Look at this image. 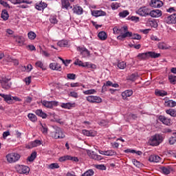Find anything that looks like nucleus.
Instances as JSON below:
<instances>
[{"label": "nucleus", "instance_id": "1", "mask_svg": "<svg viewBox=\"0 0 176 176\" xmlns=\"http://www.w3.org/2000/svg\"><path fill=\"white\" fill-rule=\"evenodd\" d=\"M113 34H120L117 37L118 41H123L125 38L131 37L132 35L131 32H129V28L127 26H123L120 29L116 26L113 28Z\"/></svg>", "mask_w": 176, "mask_h": 176}, {"label": "nucleus", "instance_id": "2", "mask_svg": "<svg viewBox=\"0 0 176 176\" xmlns=\"http://www.w3.org/2000/svg\"><path fill=\"white\" fill-rule=\"evenodd\" d=\"M160 54L155 52H147L146 53L139 54L138 58L139 60H149V58H159Z\"/></svg>", "mask_w": 176, "mask_h": 176}, {"label": "nucleus", "instance_id": "3", "mask_svg": "<svg viewBox=\"0 0 176 176\" xmlns=\"http://www.w3.org/2000/svg\"><path fill=\"white\" fill-rule=\"evenodd\" d=\"M162 142H163V136L159 134L152 136L148 141V144H150L151 146H157L160 145Z\"/></svg>", "mask_w": 176, "mask_h": 176}, {"label": "nucleus", "instance_id": "4", "mask_svg": "<svg viewBox=\"0 0 176 176\" xmlns=\"http://www.w3.org/2000/svg\"><path fill=\"white\" fill-rule=\"evenodd\" d=\"M21 155L17 153H11L6 155V159L8 163H16V162H19Z\"/></svg>", "mask_w": 176, "mask_h": 176}, {"label": "nucleus", "instance_id": "5", "mask_svg": "<svg viewBox=\"0 0 176 176\" xmlns=\"http://www.w3.org/2000/svg\"><path fill=\"white\" fill-rule=\"evenodd\" d=\"M0 83L3 89L5 90H9L12 87V82H10V78L7 77H2L0 80Z\"/></svg>", "mask_w": 176, "mask_h": 176}, {"label": "nucleus", "instance_id": "6", "mask_svg": "<svg viewBox=\"0 0 176 176\" xmlns=\"http://www.w3.org/2000/svg\"><path fill=\"white\" fill-rule=\"evenodd\" d=\"M150 11L151 9H149V8L146 6H143L140 8L138 10L136 11V13L142 17H146L147 16H149Z\"/></svg>", "mask_w": 176, "mask_h": 176}, {"label": "nucleus", "instance_id": "7", "mask_svg": "<svg viewBox=\"0 0 176 176\" xmlns=\"http://www.w3.org/2000/svg\"><path fill=\"white\" fill-rule=\"evenodd\" d=\"M52 137L56 140L58 138H64L65 135L63 133V130L60 127H56L55 131L52 133Z\"/></svg>", "mask_w": 176, "mask_h": 176}, {"label": "nucleus", "instance_id": "8", "mask_svg": "<svg viewBox=\"0 0 176 176\" xmlns=\"http://www.w3.org/2000/svg\"><path fill=\"white\" fill-rule=\"evenodd\" d=\"M87 101L92 104H100L102 102V99L100 96H89L86 97Z\"/></svg>", "mask_w": 176, "mask_h": 176}, {"label": "nucleus", "instance_id": "9", "mask_svg": "<svg viewBox=\"0 0 176 176\" xmlns=\"http://www.w3.org/2000/svg\"><path fill=\"white\" fill-rule=\"evenodd\" d=\"M41 104L42 105H43V107H45V108H50V109H52L53 107H57V105H58V102L42 100Z\"/></svg>", "mask_w": 176, "mask_h": 176}, {"label": "nucleus", "instance_id": "10", "mask_svg": "<svg viewBox=\"0 0 176 176\" xmlns=\"http://www.w3.org/2000/svg\"><path fill=\"white\" fill-rule=\"evenodd\" d=\"M164 20L166 24H176V14L165 16Z\"/></svg>", "mask_w": 176, "mask_h": 176}, {"label": "nucleus", "instance_id": "11", "mask_svg": "<svg viewBox=\"0 0 176 176\" xmlns=\"http://www.w3.org/2000/svg\"><path fill=\"white\" fill-rule=\"evenodd\" d=\"M16 170L19 174H27L30 173V168L24 165H19L16 167Z\"/></svg>", "mask_w": 176, "mask_h": 176}, {"label": "nucleus", "instance_id": "12", "mask_svg": "<svg viewBox=\"0 0 176 176\" xmlns=\"http://www.w3.org/2000/svg\"><path fill=\"white\" fill-rule=\"evenodd\" d=\"M158 120L161 122L163 124L166 126H171V119L164 116H160L158 117Z\"/></svg>", "mask_w": 176, "mask_h": 176}, {"label": "nucleus", "instance_id": "13", "mask_svg": "<svg viewBox=\"0 0 176 176\" xmlns=\"http://www.w3.org/2000/svg\"><path fill=\"white\" fill-rule=\"evenodd\" d=\"M87 153L89 157H91V159H94V160H102V156L96 154L94 151L88 150Z\"/></svg>", "mask_w": 176, "mask_h": 176}, {"label": "nucleus", "instance_id": "14", "mask_svg": "<svg viewBox=\"0 0 176 176\" xmlns=\"http://www.w3.org/2000/svg\"><path fill=\"white\" fill-rule=\"evenodd\" d=\"M149 6L151 8H162L163 6V1L160 0H151Z\"/></svg>", "mask_w": 176, "mask_h": 176}, {"label": "nucleus", "instance_id": "15", "mask_svg": "<svg viewBox=\"0 0 176 176\" xmlns=\"http://www.w3.org/2000/svg\"><path fill=\"white\" fill-rule=\"evenodd\" d=\"M0 97L4 98V101L8 104H14L13 102L12 96L10 94L5 95V94H0Z\"/></svg>", "mask_w": 176, "mask_h": 176}, {"label": "nucleus", "instance_id": "16", "mask_svg": "<svg viewBox=\"0 0 176 176\" xmlns=\"http://www.w3.org/2000/svg\"><path fill=\"white\" fill-rule=\"evenodd\" d=\"M77 50L80 52V54H82V56H84V57H87L90 56V52H89V50L85 47H78Z\"/></svg>", "mask_w": 176, "mask_h": 176}, {"label": "nucleus", "instance_id": "17", "mask_svg": "<svg viewBox=\"0 0 176 176\" xmlns=\"http://www.w3.org/2000/svg\"><path fill=\"white\" fill-rule=\"evenodd\" d=\"M161 171L162 172L163 174L165 175H168L171 171H173V167L170 166H161L160 168Z\"/></svg>", "mask_w": 176, "mask_h": 176}, {"label": "nucleus", "instance_id": "18", "mask_svg": "<svg viewBox=\"0 0 176 176\" xmlns=\"http://www.w3.org/2000/svg\"><path fill=\"white\" fill-rule=\"evenodd\" d=\"M149 16H151V17H154V18L160 17L162 16V10H154L151 11L150 10Z\"/></svg>", "mask_w": 176, "mask_h": 176}, {"label": "nucleus", "instance_id": "19", "mask_svg": "<svg viewBox=\"0 0 176 176\" xmlns=\"http://www.w3.org/2000/svg\"><path fill=\"white\" fill-rule=\"evenodd\" d=\"M98 152L100 155H104V156H113L116 155V152H115L113 150H108L106 151L99 150Z\"/></svg>", "mask_w": 176, "mask_h": 176}, {"label": "nucleus", "instance_id": "20", "mask_svg": "<svg viewBox=\"0 0 176 176\" xmlns=\"http://www.w3.org/2000/svg\"><path fill=\"white\" fill-rule=\"evenodd\" d=\"M11 3H13L14 5H19L20 3H32V1L30 0H8Z\"/></svg>", "mask_w": 176, "mask_h": 176}, {"label": "nucleus", "instance_id": "21", "mask_svg": "<svg viewBox=\"0 0 176 176\" xmlns=\"http://www.w3.org/2000/svg\"><path fill=\"white\" fill-rule=\"evenodd\" d=\"M35 8L37 10H44L46 9V8H47V3L41 1L40 3H37L36 4Z\"/></svg>", "mask_w": 176, "mask_h": 176}, {"label": "nucleus", "instance_id": "22", "mask_svg": "<svg viewBox=\"0 0 176 176\" xmlns=\"http://www.w3.org/2000/svg\"><path fill=\"white\" fill-rule=\"evenodd\" d=\"M14 38L16 42L18 43L19 46H23V45H24V42H25V39L21 36H14Z\"/></svg>", "mask_w": 176, "mask_h": 176}, {"label": "nucleus", "instance_id": "23", "mask_svg": "<svg viewBox=\"0 0 176 176\" xmlns=\"http://www.w3.org/2000/svg\"><path fill=\"white\" fill-rule=\"evenodd\" d=\"M62 8L67 9H72V6L69 4V1L68 0H61Z\"/></svg>", "mask_w": 176, "mask_h": 176}, {"label": "nucleus", "instance_id": "24", "mask_svg": "<svg viewBox=\"0 0 176 176\" xmlns=\"http://www.w3.org/2000/svg\"><path fill=\"white\" fill-rule=\"evenodd\" d=\"M161 158L159 155H151L148 158V162H151L153 163H159V162H160Z\"/></svg>", "mask_w": 176, "mask_h": 176}, {"label": "nucleus", "instance_id": "25", "mask_svg": "<svg viewBox=\"0 0 176 176\" xmlns=\"http://www.w3.org/2000/svg\"><path fill=\"white\" fill-rule=\"evenodd\" d=\"M133 94V90L131 89H127L122 93V97L123 100H126L127 97H131V95Z\"/></svg>", "mask_w": 176, "mask_h": 176}, {"label": "nucleus", "instance_id": "26", "mask_svg": "<svg viewBox=\"0 0 176 176\" xmlns=\"http://www.w3.org/2000/svg\"><path fill=\"white\" fill-rule=\"evenodd\" d=\"M73 12L76 14H83V8L79 6H75L73 8Z\"/></svg>", "mask_w": 176, "mask_h": 176}, {"label": "nucleus", "instance_id": "27", "mask_svg": "<svg viewBox=\"0 0 176 176\" xmlns=\"http://www.w3.org/2000/svg\"><path fill=\"white\" fill-rule=\"evenodd\" d=\"M92 16H95V17H100V16H107V12L102 10H94L92 12Z\"/></svg>", "mask_w": 176, "mask_h": 176}, {"label": "nucleus", "instance_id": "28", "mask_svg": "<svg viewBox=\"0 0 176 176\" xmlns=\"http://www.w3.org/2000/svg\"><path fill=\"white\" fill-rule=\"evenodd\" d=\"M164 105L165 107H168L169 108H174V107H176V102L173 100H169L165 101Z\"/></svg>", "mask_w": 176, "mask_h": 176}, {"label": "nucleus", "instance_id": "29", "mask_svg": "<svg viewBox=\"0 0 176 176\" xmlns=\"http://www.w3.org/2000/svg\"><path fill=\"white\" fill-rule=\"evenodd\" d=\"M35 113L37 116H40V118H42L43 119H46V118H47V114L43 112L42 109L36 110Z\"/></svg>", "mask_w": 176, "mask_h": 176}, {"label": "nucleus", "instance_id": "30", "mask_svg": "<svg viewBox=\"0 0 176 176\" xmlns=\"http://www.w3.org/2000/svg\"><path fill=\"white\" fill-rule=\"evenodd\" d=\"M98 36L100 41H106V39L108 38L107 33L104 31L100 32Z\"/></svg>", "mask_w": 176, "mask_h": 176}, {"label": "nucleus", "instance_id": "31", "mask_svg": "<svg viewBox=\"0 0 176 176\" xmlns=\"http://www.w3.org/2000/svg\"><path fill=\"white\" fill-rule=\"evenodd\" d=\"M74 65H79V67H89V63H83V62L79 59H76L74 62Z\"/></svg>", "mask_w": 176, "mask_h": 176}, {"label": "nucleus", "instance_id": "32", "mask_svg": "<svg viewBox=\"0 0 176 176\" xmlns=\"http://www.w3.org/2000/svg\"><path fill=\"white\" fill-rule=\"evenodd\" d=\"M166 113H167V115H170V116H172V118H176V110L174 109L166 110Z\"/></svg>", "mask_w": 176, "mask_h": 176}, {"label": "nucleus", "instance_id": "33", "mask_svg": "<svg viewBox=\"0 0 176 176\" xmlns=\"http://www.w3.org/2000/svg\"><path fill=\"white\" fill-rule=\"evenodd\" d=\"M155 93V96H158L159 97H164V96H167V91H166L156 89Z\"/></svg>", "mask_w": 176, "mask_h": 176}, {"label": "nucleus", "instance_id": "34", "mask_svg": "<svg viewBox=\"0 0 176 176\" xmlns=\"http://www.w3.org/2000/svg\"><path fill=\"white\" fill-rule=\"evenodd\" d=\"M147 24L153 28H157V22H156V20H148Z\"/></svg>", "mask_w": 176, "mask_h": 176}, {"label": "nucleus", "instance_id": "35", "mask_svg": "<svg viewBox=\"0 0 176 176\" xmlns=\"http://www.w3.org/2000/svg\"><path fill=\"white\" fill-rule=\"evenodd\" d=\"M1 18L6 21L9 19V14L8 13V10H4L1 12Z\"/></svg>", "mask_w": 176, "mask_h": 176}, {"label": "nucleus", "instance_id": "36", "mask_svg": "<svg viewBox=\"0 0 176 176\" xmlns=\"http://www.w3.org/2000/svg\"><path fill=\"white\" fill-rule=\"evenodd\" d=\"M132 162H133L134 166H135L136 167H138V168H141L144 167V164H142V163L140 162L139 161H138L135 159L132 160Z\"/></svg>", "mask_w": 176, "mask_h": 176}, {"label": "nucleus", "instance_id": "37", "mask_svg": "<svg viewBox=\"0 0 176 176\" xmlns=\"http://www.w3.org/2000/svg\"><path fill=\"white\" fill-rule=\"evenodd\" d=\"M96 93H97V91H96V89H89L83 91V94H85V96H89L90 94H96Z\"/></svg>", "mask_w": 176, "mask_h": 176}, {"label": "nucleus", "instance_id": "38", "mask_svg": "<svg viewBox=\"0 0 176 176\" xmlns=\"http://www.w3.org/2000/svg\"><path fill=\"white\" fill-rule=\"evenodd\" d=\"M32 148H35L36 146H39L42 145V142L41 140H36L31 142Z\"/></svg>", "mask_w": 176, "mask_h": 176}, {"label": "nucleus", "instance_id": "39", "mask_svg": "<svg viewBox=\"0 0 176 176\" xmlns=\"http://www.w3.org/2000/svg\"><path fill=\"white\" fill-rule=\"evenodd\" d=\"M28 36L29 39H30L31 41H34V39H35V38H36V34L32 31H30L28 32Z\"/></svg>", "mask_w": 176, "mask_h": 176}, {"label": "nucleus", "instance_id": "40", "mask_svg": "<svg viewBox=\"0 0 176 176\" xmlns=\"http://www.w3.org/2000/svg\"><path fill=\"white\" fill-rule=\"evenodd\" d=\"M158 47L162 50H167L168 49H170V47L167 46V45L164 43H160L158 44Z\"/></svg>", "mask_w": 176, "mask_h": 176}, {"label": "nucleus", "instance_id": "41", "mask_svg": "<svg viewBox=\"0 0 176 176\" xmlns=\"http://www.w3.org/2000/svg\"><path fill=\"white\" fill-rule=\"evenodd\" d=\"M130 14V12H129L128 10H123L122 12H120L119 13L120 17H122V19H124V17H127Z\"/></svg>", "mask_w": 176, "mask_h": 176}, {"label": "nucleus", "instance_id": "42", "mask_svg": "<svg viewBox=\"0 0 176 176\" xmlns=\"http://www.w3.org/2000/svg\"><path fill=\"white\" fill-rule=\"evenodd\" d=\"M50 21L52 24H57L58 23V20H57V16L54 15H51L50 18Z\"/></svg>", "mask_w": 176, "mask_h": 176}, {"label": "nucleus", "instance_id": "43", "mask_svg": "<svg viewBox=\"0 0 176 176\" xmlns=\"http://www.w3.org/2000/svg\"><path fill=\"white\" fill-rule=\"evenodd\" d=\"M28 118L31 120V122H36L38 120V118H36V116L34 113H29L28 115Z\"/></svg>", "mask_w": 176, "mask_h": 176}, {"label": "nucleus", "instance_id": "44", "mask_svg": "<svg viewBox=\"0 0 176 176\" xmlns=\"http://www.w3.org/2000/svg\"><path fill=\"white\" fill-rule=\"evenodd\" d=\"M35 65H36V68H41L43 70L46 69V67L43 65V63L41 60L37 61Z\"/></svg>", "mask_w": 176, "mask_h": 176}, {"label": "nucleus", "instance_id": "45", "mask_svg": "<svg viewBox=\"0 0 176 176\" xmlns=\"http://www.w3.org/2000/svg\"><path fill=\"white\" fill-rule=\"evenodd\" d=\"M67 45L68 42H67V41L65 40H62L58 42V46H59L60 47H65V46H67Z\"/></svg>", "mask_w": 176, "mask_h": 176}, {"label": "nucleus", "instance_id": "46", "mask_svg": "<svg viewBox=\"0 0 176 176\" xmlns=\"http://www.w3.org/2000/svg\"><path fill=\"white\" fill-rule=\"evenodd\" d=\"M94 175V170L93 169H89L84 173L82 176H93Z\"/></svg>", "mask_w": 176, "mask_h": 176}, {"label": "nucleus", "instance_id": "47", "mask_svg": "<svg viewBox=\"0 0 176 176\" xmlns=\"http://www.w3.org/2000/svg\"><path fill=\"white\" fill-rule=\"evenodd\" d=\"M36 159V152H33L31 153L30 156L28 157V160L29 162H32L33 160H35Z\"/></svg>", "mask_w": 176, "mask_h": 176}, {"label": "nucleus", "instance_id": "48", "mask_svg": "<svg viewBox=\"0 0 176 176\" xmlns=\"http://www.w3.org/2000/svg\"><path fill=\"white\" fill-rule=\"evenodd\" d=\"M168 80L172 85H175L176 83V76L174 75H169Z\"/></svg>", "mask_w": 176, "mask_h": 176}, {"label": "nucleus", "instance_id": "49", "mask_svg": "<svg viewBox=\"0 0 176 176\" xmlns=\"http://www.w3.org/2000/svg\"><path fill=\"white\" fill-rule=\"evenodd\" d=\"M82 133L84 135H87V137H92V135H93V132H91V131L83 129L82 131Z\"/></svg>", "mask_w": 176, "mask_h": 176}, {"label": "nucleus", "instance_id": "50", "mask_svg": "<svg viewBox=\"0 0 176 176\" xmlns=\"http://www.w3.org/2000/svg\"><path fill=\"white\" fill-rule=\"evenodd\" d=\"M138 76V74H132L131 76H129L128 80H131V82H134L137 77Z\"/></svg>", "mask_w": 176, "mask_h": 176}, {"label": "nucleus", "instance_id": "51", "mask_svg": "<svg viewBox=\"0 0 176 176\" xmlns=\"http://www.w3.org/2000/svg\"><path fill=\"white\" fill-rule=\"evenodd\" d=\"M50 170H54V168H60V166L57 163L50 164L48 166Z\"/></svg>", "mask_w": 176, "mask_h": 176}, {"label": "nucleus", "instance_id": "52", "mask_svg": "<svg viewBox=\"0 0 176 176\" xmlns=\"http://www.w3.org/2000/svg\"><path fill=\"white\" fill-rule=\"evenodd\" d=\"M111 7L113 10H116V9H119V8H120V3H112Z\"/></svg>", "mask_w": 176, "mask_h": 176}, {"label": "nucleus", "instance_id": "53", "mask_svg": "<svg viewBox=\"0 0 176 176\" xmlns=\"http://www.w3.org/2000/svg\"><path fill=\"white\" fill-rule=\"evenodd\" d=\"M176 142V135H173V136H171L169 138V144L170 145H174V144H175Z\"/></svg>", "mask_w": 176, "mask_h": 176}, {"label": "nucleus", "instance_id": "54", "mask_svg": "<svg viewBox=\"0 0 176 176\" xmlns=\"http://www.w3.org/2000/svg\"><path fill=\"white\" fill-rule=\"evenodd\" d=\"M62 108H65V109H69L70 108H72V104L68 102V103H63L61 105Z\"/></svg>", "mask_w": 176, "mask_h": 176}, {"label": "nucleus", "instance_id": "55", "mask_svg": "<svg viewBox=\"0 0 176 176\" xmlns=\"http://www.w3.org/2000/svg\"><path fill=\"white\" fill-rule=\"evenodd\" d=\"M67 78L71 80H75L76 79V75L74 74H67Z\"/></svg>", "mask_w": 176, "mask_h": 176}, {"label": "nucleus", "instance_id": "56", "mask_svg": "<svg viewBox=\"0 0 176 176\" xmlns=\"http://www.w3.org/2000/svg\"><path fill=\"white\" fill-rule=\"evenodd\" d=\"M118 67L120 69H124L126 68V63L119 62L118 64Z\"/></svg>", "mask_w": 176, "mask_h": 176}, {"label": "nucleus", "instance_id": "57", "mask_svg": "<svg viewBox=\"0 0 176 176\" xmlns=\"http://www.w3.org/2000/svg\"><path fill=\"white\" fill-rule=\"evenodd\" d=\"M132 35L131 36H132V39H137L138 41H140V39L142 38L141 35L138 34H133V32H131Z\"/></svg>", "mask_w": 176, "mask_h": 176}, {"label": "nucleus", "instance_id": "58", "mask_svg": "<svg viewBox=\"0 0 176 176\" xmlns=\"http://www.w3.org/2000/svg\"><path fill=\"white\" fill-rule=\"evenodd\" d=\"M58 160L60 162H66V160H69V155H65L59 157Z\"/></svg>", "mask_w": 176, "mask_h": 176}, {"label": "nucleus", "instance_id": "59", "mask_svg": "<svg viewBox=\"0 0 176 176\" xmlns=\"http://www.w3.org/2000/svg\"><path fill=\"white\" fill-rule=\"evenodd\" d=\"M0 3H1V5H2L3 6H4V8H8L9 9H10V6H9V4L8 3V2L1 0V1H0Z\"/></svg>", "mask_w": 176, "mask_h": 176}, {"label": "nucleus", "instance_id": "60", "mask_svg": "<svg viewBox=\"0 0 176 176\" xmlns=\"http://www.w3.org/2000/svg\"><path fill=\"white\" fill-rule=\"evenodd\" d=\"M56 65H57V63H53L50 64V69H52L53 71H56V69H58V68L56 67Z\"/></svg>", "mask_w": 176, "mask_h": 176}, {"label": "nucleus", "instance_id": "61", "mask_svg": "<svg viewBox=\"0 0 176 176\" xmlns=\"http://www.w3.org/2000/svg\"><path fill=\"white\" fill-rule=\"evenodd\" d=\"M100 126H108V122L102 120L100 122H99Z\"/></svg>", "mask_w": 176, "mask_h": 176}, {"label": "nucleus", "instance_id": "62", "mask_svg": "<svg viewBox=\"0 0 176 176\" xmlns=\"http://www.w3.org/2000/svg\"><path fill=\"white\" fill-rule=\"evenodd\" d=\"M96 168L98 170H107V167L104 165H97Z\"/></svg>", "mask_w": 176, "mask_h": 176}, {"label": "nucleus", "instance_id": "63", "mask_svg": "<svg viewBox=\"0 0 176 176\" xmlns=\"http://www.w3.org/2000/svg\"><path fill=\"white\" fill-rule=\"evenodd\" d=\"M71 97H74V98H78V93L75 91L70 92Z\"/></svg>", "mask_w": 176, "mask_h": 176}, {"label": "nucleus", "instance_id": "64", "mask_svg": "<svg viewBox=\"0 0 176 176\" xmlns=\"http://www.w3.org/2000/svg\"><path fill=\"white\" fill-rule=\"evenodd\" d=\"M8 135H10V132L9 131H5L3 133V138H6Z\"/></svg>", "mask_w": 176, "mask_h": 176}]
</instances>
